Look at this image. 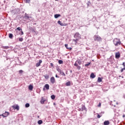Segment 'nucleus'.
Returning a JSON list of instances; mask_svg holds the SVG:
<instances>
[{"instance_id":"1","label":"nucleus","mask_w":125,"mask_h":125,"mask_svg":"<svg viewBox=\"0 0 125 125\" xmlns=\"http://www.w3.org/2000/svg\"><path fill=\"white\" fill-rule=\"evenodd\" d=\"M74 38L75 39H73L72 41L75 42V45L80 44V43L78 42H79L80 40L82 39V36L80 35V33H79V32H76L74 35Z\"/></svg>"},{"instance_id":"2","label":"nucleus","mask_w":125,"mask_h":125,"mask_svg":"<svg viewBox=\"0 0 125 125\" xmlns=\"http://www.w3.org/2000/svg\"><path fill=\"white\" fill-rule=\"evenodd\" d=\"M113 43L114 45H115V46H118V45H121V43H122V42L119 39L115 38L113 40Z\"/></svg>"},{"instance_id":"3","label":"nucleus","mask_w":125,"mask_h":125,"mask_svg":"<svg viewBox=\"0 0 125 125\" xmlns=\"http://www.w3.org/2000/svg\"><path fill=\"white\" fill-rule=\"evenodd\" d=\"M94 41H97L98 42H100L102 41V38L99 36L95 35L94 36Z\"/></svg>"},{"instance_id":"4","label":"nucleus","mask_w":125,"mask_h":125,"mask_svg":"<svg viewBox=\"0 0 125 125\" xmlns=\"http://www.w3.org/2000/svg\"><path fill=\"white\" fill-rule=\"evenodd\" d=\"M12 108H13L14 110H17L18 111H19L20 107L17 104L13 105Z\"/></svg>"},{"instance_id":"5","label":"nucleus","mask_w":125,"mask_h":125,"mask_svg":"<svg viewBox=\"0 0 125 125\" xmlns=\"http://www.w3.org/2000/svg\"><path fill=\"white\" fill-rule=\"evenodd\" d=\"M120 57H121V54H120V52H116L115 53V58H116V59H119Z\"/></svg>"},{"instance_id":"6","label":"nucleus","mask_w":125,"mask_h":125,"mask_svg":"<svg viewBox=\"0 0 125 125\" xmlns=\"http://www.w3.org/2000/svg\"><path fill=\"white\" fill-rule=\"evenodd\" d=\"M8 115H9V113H8V112H5V113L2 114L1 116H2V117H3L4 118H6V117H7Z\"/></svg>"},{"instance_id":"7","label":"nucleus","mask_w":125,"mask_h":125,"mask_svg":"<svg viewBox=\"0 0 125 125\" xmlns=\"http://www.w3.org/2000/svg\"><path fill=\"white\" fill-rule=\"evenodd\" d=\"M45 101H46V99L43 98V97H42L41 98V100L40 101V103L41 104H44V102H45Z\"/></svg>"},{"instance_id":"8","label":"nucleus","mask_w":125,"mask_h":125,"mask_svg":"<svg viewBox=\"0 0 125 125\" xmlns=\"http://www.w3.org/2000/svg\"><path fill=\"white\" fill-rule=\"evenodd\" d=\"M55 82H56V81L55 80V78L54 77H52L50 78V83H55Z\"/></svg>"},{"instance_id":"9","label":"nucleus","mask_w":125,"mask_h":125,"mask_svg":"<svg viewBox=\"0 0 125 125\" xmlns=\"http://www.w3.org/2000/svg\"><path fill=\"white\" fill-rule=\"evenodd\" d=\"M45 88H46V89H47V90H48V89H49V85L48 84H46L44 86V88H43V90H45Z\"/></svg>"},{"instance_id":"10","label":"nucleus","mask_w":125,"mask_h":125,"mask_svg":"<svg viewBox=\"0 0 125 125\" xmlns=\"http://www.w3.org/2000/svg\"><path fill=\"white\" fill-rule=\"evenodd\" d=\"M42 62V61L41 60H39V62L36 63V67H39V66H41V63Z\"/></svg>"},{"instance_id":"11","label":"nucleus","mask_w":125,"mask_h":125,"mask_svg":"<svg viewBox=\"0 0 125 125\" xmlns=\"http://www.w3.org/2000/svg\"><path fill=\"white\" fill-rule=\"evenodd\" d=\"M65 47H66V49H68L69 50H72V47H68V44H65L64 45Z\"/></svg>"},{"instance_id":"12","label":"nucleus","mask_w":125,"mask_h":125,"mask_svg":"<svg viewBox=\"0 0 125 125\" xmlns=\"http://www.w3.org/2000/svg\"><path fill=\"white\" fill-rule=\"evenodd\" d=\"M104 125H110V122H109V121H104Z\"/></svg>"},{"instance_id":"13","label":"nucleus","mask_w":125,"mask_h":125,"mask_svg":"<svg viewBox=\"0 0 125 125\" xmlns=\"http://www.w3.org/2000/svg\"><path fill=\"white\" fill-rule=\"evenodd\" d=\"M85 106L83 105H82V108L80 109V111H83L84 110H86Z\"/></svg>"},{"instance_id":"14","label":"nucleus","mask_w":125,"mask_h":125,"mask_svg":"<svg viewBox=\"0 0 125 125\" xmlns=\"http://www.w3.org/2000/svg\"><path fill=\"white\" fill-rule=\"evenodd\" d=\"M65 85L66 86H69L71 85V82L70 81H68V82H66L65 83Z\"/></svg>"},{"instance_id":"15","label":"nucleus","mask_w":125,"mask_h":125,"mask_svg":"<svg viewBox=\"0 0 125 125\" xmlns=\"http://www.w3.org/2000/svg\"><path fill=\"white\" fill-rule=\"evenodd\" d=\"M90 78H92V79H94L95 78V75H94V73H92L90 75Z\"/></svg>"},{"instance_id":"16","label":"nucleus","mask_w":125,"mask_h":125,"mask_svg":"<svg viewBox=\"0 0 125 125\" xmlns=\"http://www.w3.org/2000/svg\"><path fill=\"white\" fill-rule=\"evenodd\" d=\"M58 24H59V25H60L61 26H64V24L63 23H62V22L60 21H58Z\"/></svg>"},{"instance_id":"17","label":"nucleus","mask_w":125,"mask_h":125,"mask_svg":"<svg viewBox=\"0 0 125 125\" xmlns=\"http://www.w3.org/2000/svg\"><path fill=\"white\" fill-rule=\"evenodd\" d=\"M33 85H30L28 86V89H29V90H33Z\"/></svg>"},{"instance_id":"18","label":"nucleus","mask_w":125,"mask_h":125,"mask_svg":"<svg viewBox=\"0 0 125 125\" xmlns=\"http://www.w3.org/2000/svg\"><path fill=\"white\" fill-rule=\"evenodd\" d=\"M61 16V15L60 14H56L54 15L55 18H58V17H60Z\"/></svg>"},{"instance_id":"19","label":"nucleus","mask_w":125,"mask_h":125,"mask_svg":"<svg viewBox=\"0 0 125 125\" xmlns=\"http://www.w3.org/2000/svg\"><path fill=\"white\" fill-rule=\"evenodd\" d=\"M98 83H101V82H102V78L99 77L98 78V81H97Z\"/></svg>"},{"instance_id":"20","label":"nucleus","mask_w":125,"mask_h":125,"mask_svg":"<svg viewBox=\"0 0 125 125\" xmlns=\"http://www.w3.org/2000/svg\"><path fill=\"white\" fill-rule=\"evenodd\" d=\"M44 77L46 80H48V79H49V75H44Z\"/></svg>"},{"instance_id":"21","label":"nucleus","mask_w":125,"mask_h":125,"mask_svg":"<svg viewBox=\"0 0 125 125\" xmlns=\"http://www.w3.org/2000/svg\"><path fill=\"white\" fill-rule=\"evenodd\" d=\"M9 38L10 39H13V34H11V33H10V34H9Z\"/></svg>"},{"instance_id":"22","label":"nucleus","mask_w":125,"mask_h":125,"mask_svg":"<svg viewBox=\"0 0 125 125\" xmlns=\"http://www.w3.org/2000/svg\"><path fill=\"white\" fill-rule=\"evenodd\" d=\"M2 48H3V49H8V48H9V47L8 46H3Z\"/></svg>"},{"instance_id":"23","label":"nucleus","mask_w":125,"mask_h":125,"mask_svg":"<svg viewBox=\"0 0 125 125\" xmlns=\"http://www.w3.org/2000/svg\"><path fill=\"white\" fill-rule=\"evenodd\" d=\"M17 30L18 31H21L22 29H21V27H18V28H17L15 30V31H17Z\"/></svg>"},{"instance_id":"24","label":"nucleus","mask_w":125,"mask_h":125,"mask_svg":"<svg viewBox=\"0 0 125 125\" xmlns=\"http://www.w3.org/2000/svg\"><path fill=\"white\" fill-rule=\"evenodd\" d=\"M77 62L78 64L79 65H81L82 64V62H81V60H79L76 61V62Z\"/></svg>"},{"instance_id":"25","label":"nucleus","mask_w":125,"mask_h":125,"mask_svg":"<svg viewBox=\"0 0 125 125\" xmlns=\"http://www.w3.org/2000/svg\"><path fill=\"white\" fill-rule=\"evenodd\" d=\"M51 99H52L53 100H54L55 99V95H53L51 96Z\"/></svg>"},{"instance_id":"26","label":"nucleus","mask_w":125,"mask_h":125,"mask_svg":"<svg viewBox=\"0 0 125 125\" xmlns=\"http://www.w3.org/2000/svg\"><path fill=\"white\" fill-rule=\"evenodd\" d=\"M38 125H42V120H39L38 122Z\"/></svg>"},{"instance_id":"27","label":"nucleus","mask_w":125,"mask_h":125,"mask_svg":"<svg viewBox=\"0 0 125 125\" xmlns=\"http://www.w3.org/2000/svg\"><path fill=\"white\" fill-rule=\"evenodd\" d=\"M58 62L59 64H63V61L62 60H59Z\"/></svg>"},{"instance_id":"28","label":"nucleus","mask_w":125,"mask_h":125,"mask_svg":"<svg viewBox=\"0 0 125 125\" xmlns=\"http://www.w3.org/2000/svg\"><path fill=\"white\" fill-rule=\"evenodd\" d=\"M61 74V75H62V76H66V75L65 74V73H64L63 72H61L60 73Z\"/></svg>"},{"instance_id":"29","label":"nucleus","mask_w":125,"mask_h":125,"mask_svg":"<svg viewBox=\"0 0 125 125\" xmlns=\"http://www.w3.org/2000/svg\"><path fill=\"white\" fill-rule=\"evenodd\" d=\"M25 107H26V108H28V107H30V104H25Z\"/></svg>"},{"instance_id":"30","label":"nucleus","mask_w":125,"mask_h":125,"mask_svg":"<svg viewBox=\"0 0 125 125\" xmlns=\"http://www.w3.org/2000/svg\"><path fill=\"white\" fill-rule=\"evenodd\" d=\"M57 71H58V72H59V73L62 72V71H61V70L60 69V68H58L57 69Z\"/></svg>"},{"instance_id":"31","label":"nucleus","mask_w":125,"mask_h":125,"mask_svg":"<svg viewBox=\"0 0 125 125\" xmlns=\"http://www.w3.org/2000/svg\"><path fill=\"white\" fill-rule=\"evenodd\" d=\"M90 1H88V2H87V5L88 6H89V5H90Z\"/></svg>"},{"instance_id":"32","label":"nucleus","mask_w":125,"mask_h":125,"mask_svg":"<svg viewBox=\"0 0 125 125\" xmlns=\"http://www.w3.org/2000/svg\"><path fill=\"white\" fill-rule=\"evenodd\" d=\"M19 41L20 42H23V39L22 38H20L19 39Z\"/></svg>"},{"instance_id":"33","label":"nucleus","mask_w":125,"mask_h":125,"mask_svg":"<svg viewBox=\"0 0 125 125\" xmlns=\"http://www.w3.org/2000/svg\"><path fill=\"white\" fill-rule=\"evenodd\" d=\"M26 3H29L31 1V0H25Z\"/></svg>"},{"instance_id":"34","label":"nucleus","mask_w":125,"mask_h":125,"mask_svg":"<svg viewBox=\"0 0 125 125\" xmlns=\"http://www.w3.org/2000/svg\"><path fill=\"white\" fill-rule=\"evenodd\" d=\"M90 65V62H88L87 64H85V67H86V66H89Z\"/></svg>"},{"instance_id":"35","label":"nucleus","mask_w":125,"mask_h":125,"mask_svg":"<svg viewBox=\"0 0 125 125\" xmlns=\"http://www.w3.org/2000/svg\"><path fill=\"white\" fill-rule=\"evenodd\" d=\"M19 74H22V73H23V70H19Z\"/></svg>"},{"instance_id":"36","label":"nucleus","mask_w":125,"mask_h":125,"mask_svg":"<svg viewBox=\"0 0 125 125\" xmlns=\"http://www.w3.org/2000/svg\"><path fill=\"white\" fill-rule=\"evenodd\" d=\"M77 67L78 70H81V66L80 65H78Z\"/></svg>"},{"instance_id":"37","label":"nucleus","mask_w":125,"mask_h":125,"mask_svg":"<svg viewBox=\"0 0 125 125\" xmlns=\"http://www.w3.org/2000/svg\"><path fill=\"white\" fill-rule=\"evenodd\" d=\"M97 118L98 119H100V118H101V116H100L99 114H98Z\"/></svg>"},{"instance_id":"38","label":"nucleus","mask_w":125,"mask_h":125,"mask_svg":"<svg viewBox=\"0 0 125 125\" xmlns=\"http://www.w3.org/2000/svg\"><path fill=\"white\" fill-rule=\"evenodd\" d=\"M98 107H101V103H99V105H98Z\"/></svg>"},{"instance_id":"39","label":"nucleus","mask_w":125,"mask_h":125,"mask_svg":"<svg viewBox=\"0 0 125 125\" xmlns=\"http://www.w3.org/2000/svg\"><path fill=\"white\" fill-rule=\"evenodd\" d=\"M21 35H24V32H23V31L21 30Z\"/></svg>"},{"instance_id":"40","label":"nucleus","mask_w":125,"mask_h":125,"mask_svg":"<svg viewBox=\"0 0 125 125\" xmlns=\"http://www.w3.org/2000/svg\"><path fill=\"white\" fill-rule=\"evenodd\" d=\"M78 65V64H77V62L74 63V66H76L77 67Z\"/></svg>"},{"instance_id":"41","label":"nucleus","mask_w":125,"mask_h":125,"mask_svg":"<svg viewBox=\"0 0 125 125\" xmlns=\"http://www.w3.org/2000/svg\"><path fill=\"white\" fill-rule=\"evenodd\" d=\"M25 18L26 19H29V18H30V17H29V16H25Z\"/></svg>"},{"instance_id":"42","label":"nucleus","mask_w":125,"mask_h":125,"mask_svg":"<svg viewBox=\"0 0 125 125\" xmlns=\"http://www.w3.org/2000/svg\"><path fill=\"white\" fill-rule=\"evenodd\" d=\"M122 65H123V66H124V67H125V62H123Z\"/></svg>"},{"instance_id":"43","label":"nucleus","mask_w":125,"mask_h":125,"mask_svg":"<svg viewBox=\"0 0 125 125\" xmlns=\"http://www.w3.org/2000/svg\"><path fill=\"white\" fill-rule=\"evenodd\" d=\"M50 65L51 66V67H53V66H54L53 63H51Z\"/></svg>"},{"instance_id":"44","label":"nucleus","mask_w":125,"mask_h":125,"mask_svg":"<svg viewBox=\"0 0 125 125\" xmlns=\"http://www.w3.org/2000/svg\"><path fill=\"white\" fill-rule=\"evenodd\" d=\"M121 73H123V72H124V69L123 68L121 70Z\"/></svg>"},{"instance_id":"45","label":"nucleus","mask_w":125,"mask_h":125,"mask_svg":"<svg viewBox=\"0 0 125 125\" xmlns=\"http://www.w3.org/2000/svg\"><path fill=\"white\" fill-rule=\"evenodd\" d=\"M56 78H59V76H57V74L56 75Z\"/></svg>"},{"instance_id":"46","label":"nucleus","mask_w":125,"mask_h":125,"mask_svg":"<svg viewBox=\"0 0 125 125\" xmlns=\"http://www.w3.org/2000/svg\"><path fill=\"white\" fill-rule=\"evenodd\" d=\"M123 69L125 70V66H124V68H123Z\"/></svg>"},{"instance_id":"47","label":"nucleus","mask_w":125,"mask_h":125,"mask_svg":"<svg viewBox=\"0 0 125 125\" xmlns=\"http://www.w3.org/2000/svg\"><path fill=\"white\" fill-rule=\"evenodd\" d=\"M123 118H125V115L124 114L123 116Z\"/></svg>"},{"instance_id":"48","label":"nucleus","mask_w":125,"mask_h":125,"mask_svg":"<svg viewBox=\"0 0 125 125\" xmlns=\"http://www.w3.org/2000/svg\"><path fill=\"white\" fill-rule=\"evenodd\" d=\"M56 0V1H58V0Z\"/></svg>"},{"instance_id":"49","label":"nucleus","mask_w":125,"mask_h":125,"mask_svg":"<svg viewBox=\"0 0 125 125\" xmlns=\"http://www.w3.org/2000/svg\"><path fill=\"white\" fill-rule=\"evenodd\" d=\"M99 1L100 0H98Z\"/></svg>"}]
</instances>
